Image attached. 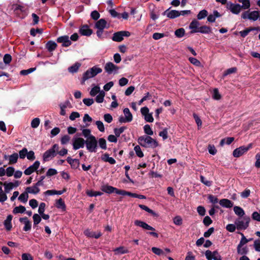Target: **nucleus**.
<instances>
[{
    "label": "nucleus",
    "instance_id": "16",
    "mask_svg": "<svg viewBox=\"0 0 260 260\" xmlns=\"http://www.w3.org/2000/svg\"><path fill=\"white\" fill-rule=\"evenodd\" d=\"M169 9H168L164 12L162 15H166L170 19H174L180 16L178 11L173 10L169 11Z\"/></svg>",
    "mask_w": 260,
    "mask_h": 260
},
{
    "label": "nucleus",
    "instance_id": "54",
    "mask_svg": "<svg viewBox=\"0 0 260 260\" xmlns=\"http://www.w3.org/2000/svg\"><path fill=\"white\" fill-rule=\"evenodd\" d=\"M237 70V69L236 67L229 68L223 73V76L225 77L231 74L235 73L236 72Z\"/></svg>",
    "mask_w": 260,
    "mask_h": 260
},
{
    "label": "nucleus",
    "instance_id": "17",
    "mask_svg": "<svg viewBox=\"0 0 260 260\" xmlns=\"http://www.w3.org/2000/svg\"><path fill=\"white\" fill-rule=\"evenodd\" d=\"M19 221L21 223L23 222L25 224L23 229V231L27 232L30 230L31 228V224L30 221L28 220L27 217L20 218Z\"/></svg>",
    "mask_w": 260,
    "mask_h": 260
},
{
    "label": "nucleus",
    "instance_id": "58",
    "mask_svg": "<svg viewBox=\"0 0 260 260\" xmlns=\"http://www.w3.org/2000/svg\"><path fill=\"white\" fill-rule=\"evenodd\" d=\"M35 70V68H31L27 70H23L20 71V74L23 76L27 75L28 74L34 72Z\"/></svg>",
    "mask_w": 260,
    "mask_h": 260
},
{
    "label": "nucleus",
    "instance_id": "60",
    "mask_svg": "<svg viewBox=\"0 0 260 260\" xmlns=\"http://www.w3.org/2000/svg\"><path fill=\"white\" fill-rule=\"evenodd\" d=\"M40 122V119L39 118H35L31 122V126L32 128H37L39 126Z\"/></svg>",
    "mask_w": 260,
    "mask_h": 260
},
{
    "label": "nucleus",
    "instance_id": "52",
    "mask_svg": "<svg viewBox=\"0 0 260 260\" xmlns=\"http://www.w3.org/2000/svg\"><path fill=\"white\" fill-rule=\"evenodd\" d=\"M144 131L146 134L149 136H152L153 134V131L149 124H146L144 126Z\"/></svg>",
    "mask_w": 260,
    "mask_h": 260
},
{
    "label": "nucleus",
    "instance_id": "32",
    "mask_svg": "<svg viewBox=\"0 0 260 260\" xmlns=\"http://www.w3.org/2000/svg\"><path fill=\"white\" fill-rule=\"evenodd\" d=\"M112 40L115 42H120L123 40L120 31L115 32L112 38Z\"/></svg>",
    "mask_w": 260,
    "mask_h": 260
},
{
    "label": "nucleus",
    "instance_id": "8",
    "mask_svg": "<svg viewBox=\"0 0 260 260\" xmlns=\"http://www.w3.org/2000/svg\"><path fill=\"white\" fill-rule=\"evenodd\" d=\"M259 12L258 11H253L249 12L246 11L244 12L241 15V18L244 19H248L250 20L255 21L259 19Z\"/></svg>",
    "mask_w": 260,
    "mask_h": 260
},
{
    "label": "nucleus",
    "instance_id": "18",
    "mask_svg": "<svg viewBox=\"0 0 260 260\" xmlns=\"http://www.w3.org/2000/svg\"><path fill=\"white\" fill-rule=\"evenodd\" d=\"M200 23L197 20H193L189 25V27L191 30L190 31V34H194L198 32V30L199 28V25Z\"/></svg>",
    "mask_w": 260,
    "mask_h": 260
},
{
    "label": "nucleus",
    "instance_id": "34",
    "mask_svg": "<svg viewBox=\"0 0 260 260\" xmlns=\"http://www.w3.org/2000/svg\"><path fill=\"white\" fill-rule=\"evenodd\" d=\"M139 207L142 210H145V211L148 212L149 213L151 214L152 216L154 217H157L158 214L155 213L154 211H153L151 209L149 208L147 206L144 205H139Z\"/></svg>",
    "mask_w": 260,
    "mask_h": 260
},
{
    "label": "nucleus",
    "instance_id": "11",
    "mask_svg": "<svg viewBox=\"0 0 260 260\" xmlns=\"http://www.w3.org/2000/svg\"><path fill=\"white\" fill-rule=\"evenodd\" d=\"M85 140L81 137L76 138L73 141V147L74 150H77L83 148L85 144Z\"/></svg>",
    "mask_w": 260,
    "mask_h": 260
},
{
    "label": "nucleus",
    "instance_id": "46",
    "mask_svg": "<svg viewBox=\"0 0 260 260\" xmlns=\"http://www.w3.org/2000/svg\"><path fill=\"white\" fill-rule=\"evenodd\" d=\"M185 35V29L183 28H180L175 31V35L177 38H181Z\"/></svg>",
    "mask_w": 260,
    "mask_h": 260
},
{
    "label": "nucleus",
    "instance_id": "28",
    "mask_svg": "<svg viewBox=\"0 0 260 260\" xmlns=\"http://www.w3.org/2000/svg\"><path fill=\"white\" fill-rule=\"evenodd\" d=\"M198 32H201L204 34H208L212 32V28L207 25H203L199 27Z\"/></svg>",
    "mask_w": 260,
    "mask_h": 260
},
{
    "label": "nucleus",
    "instance_id": "43",
    "mask_svg": "<svg viewBox=\"0 0 260 260\" xmlns=\"http://www.w3.org/2000/svg\"><path fill=\"white\" fill-rule=\"evenodd\" d=\"M98 143L101 148L104 150L107 149V143L106 140L104 138H100L98 141Z\"/></svg>",
    "mask_w": 260,
    "mask_h": 260
},
{
    "label": "nucleus",
    "instance_id": "20",
    "mask_svg": "<svg viewBox=\"0 0 260 260\" xmlns=\"http://www.w3.org/2000/svg\"><path fill=\"white\" fill-rule=\"evenodd\" d=\"M84 234L87 237L94 238L95 239L99 238L102 235L100 232L96 234L95 232L91 231L89 230H86L85 231H84Z\"/></svg>",
    "mask_w": 260,
    "mask_h": 260
},
{
    "label": "nucleus",
    "instance_id": "23",
    "mask_svg": "<svg viewBox=\"0 0 260 260\" xmlns=\"http://www.w3.org/2000/svg\"><path fill=\"white\" fill-rule=\"evenodd\" d=\"M13 218V216L11 214L7 216V218L5 220L4 222V224L7 231H10L12 228V225L11 223V221Z\"/></svg>",
    "mask_w": 260,
    "mask_h": 260
},
{
    "label": "nucleus",
    "instance_id": "62",
    "mask_svg": "<svg viewBox=\"0 0 260 260\" xmlns=\"http://www.w3.org/2000/svg\"><path fill=\"white\" fill-rule=\"evenodd\" d=\"M205 256L208 260H214L215 257L213 255L212 251L209 250H207L205 252Z\"/></svg>",
    "mask_w": 260,
    "mask_h": 260
},
{
    "label": "nucleus",
    "instance_id": "47",
    "mask_svg": "<svg viewBox=\"0 0 260 260\" xmlns=\"http://www.w3.org/2000/svg\"><path fill=\"white\" fill-rule=\"evenodd\" d=\"M90 69L92 72V74L93 77H95L96 75L101 73L102 72V69L96 66H93L92 68Z\"/></svg>",
    "mask_w": 260,
    "mask_h": 260
},
{
    "label": "nucleus",
    "instance_id": "9",
    "mask_svg": "<svg viewBox=\"0 0 260 260\" xmlns=\"http://www.w3.org/2000/svg\"><path fill=\"white\" fill-rule=\"evenodd\" d=\"M247 243V241L244 238L241 239L239 243L238 244L237 250L238 254L240 255H245L249 252L248 247L247 246H244Z\"/></svg>",
    "mask_w": 260,
    "mask_h": 260
},
{
    "label": "nucleus",
    "instance_id": "26",
    "mask_svg": "<svg viewBox=\"0 0 260 260\" xmlns=\"http://www.w3.org/2000/svg\"><path fill=\"white\" fill-rule=\"evenodd\" d=\"M101 159L105 162H108L111 165H114L116 163L115 160L111 157H109L108 153H105L101 156Z\"/></svg>",
    "mask_w": 260,
    "mask_h": 260
},
{
    "label": "nucleus",
    "instance_id": "38",
    "mask_svg": "<svg viewBox=\"0 0 260 260\" xmlns=\"http://www.w3.org/2000/svg\"><path fill=\"white\" fill-rule=\"evenodd\" d=\"M105 96V92L103 90H101L100 93L96 95L95 100L98 103H102L103 102L104 97Z\"/></svg>",
    "mask_w": 260,
    "mask_h": 260
},
{
    "label": "nucleus",
    "instance_id": "61",
    "mask_svg": "<svg viewBox=\"0 0 260 260\" xmlns=\"http://www.w3.org/2000/svg\"><path fill=\"white\" fill-rule=\"evenodd\" d=\"M70 139H71V137L69 135H64L61 138V140H60L61 144L62 145L66 144L69 142Z\"/></svg>",
    "mask_w": 260,
    "mask_h": 260
},
{
    "label": "nucleus",
    "instance_id": "7",
    "mask_svg": "<svg viewBox=\"0 0 260 260\" xmlns=\"http://www.w3.org/2000/svg\"><path fill=\"white\" fill-rule=\"evenodd\" d=\"M253 147L252 143H249L247 146H242L235 149L233 152V155L235 157H239L247 152Z\"/></svg>",
    "mask_w": 260,
    "mask_h": 260
},
{
    "label": "nucleus",
    "instance_id": "49",
    "mask_svg": "<svg viewBox=\"0 0 260 260\" xmlns=\"http://www.w3.org/2000/svg\"><path fill=\"white\" fill-rule=\"evenodd\" d=\"M208 15V12L206 10H203L199 12L197 15V18L199 20L205 18Z\"/></svg>",
    "mask_w": 260,
    "mask_h": 260
},
{
    "label": "nucleus",
    "instance_id": "14",
    "mask_svg": "<svg viewBox=\"0 0 260 260\" xmlns=\"http://www.w3.org/2000/svg\"><path fill=\"white\" fill-rule=\"evenodd\" d=\"M79 33L85 36H90L92 34V30L89 28V27L87 24L82 25L79 28Z\"/></svg>",
    "mask_w": 260,
    "mask_h": 260
},
{
    "label": "nucleus",
    "instance_id": "42",
    "mask_svg": "<svg viewBox=\"0 0 260 260\" xmlns=\"http://www.w3.org/2000/svg\"><path fill=\"white\" fill-rule=\"evenodd\" d=\"M4 186L5 188V192L6 193H9L10 191L13 188L12 182L8 183L6 181L4 182Z\"/></svg>",
    "mask_w": 260,
    "mask_h": 260
},
{
    "label": "nucleus",
    "instance_id": "1",
    "mask_svg": "<svg viewBox=\"0 0 260 260\" xmlns=\"http://www.w3.org/2000/svg\"><path fill=\"white\" fill-rule=\"evenodd\" d=\"M138 143L142 147L156 148L158 146V142L149 136L144 135L140 137L138 140Z\"/></svg>",
    "mask_w": 260,
    "mask_h": 260
},
{
    "label": "nucleus",
    "instance_id": "24",
    "mask_svg": "<svg viewBox=\"0 0 260 260\" xmlns=\"http://www.w3.org/2000/svg\"><path fill=\"white\" fill-rule=\"evenodd\" d=\"M107 21L105 19H101L95 24V27L98 29L104 30L106 27ZM108 28V27H107Z\"/></svg>",
    "mask_w": 260,
    "mask_h": 260
},
{
    "label": "nucleus",
    "instance_id": "29",
    "mask_svg": "<svg viewBox=\"0 0 260 260\" xmlns=\"http://www.w3.org/2000/svg\"><path fill=\"white\" fill-rule=\"evenodd\" d=\"M26 190H27L29 193L36 194L40 191V189L34 184L32 187H26Z\"/></svg>",
    "mask_w": 260,
    "mask_h": 260
},
{
    "label": "nucleus",
    "instance_id": "37",
    "mask_svg": "<svg viewBox=\"0 0 260 260\" xmlns=\"http://www.w3.org/2000/svg\"><path fill=\"white\" fill-rule=\"evenodd\" d=\"M81 66V63L79 62H76L72 66L68 68V71L70 73H76L78 70H79V68Z\"/></svg>",
    "mask_w": 260,
    "mask_h": 260
},
{
    "label": "nucleus",
    "instance_id": "41",
    "mask_svg": "<svg viewBox=\"0 0 260 260\" xmlns=\"http://www.w3.org/2000/svg\"><path fill=\"white\" fill-rule=\"evenodd\" d=\"M86 193L89 197H96L98 196H102L103 193L101 191H93L92 190H88L86 191Z\"/></svg>",
    "mask_w": 260,
    "mask_h": 260
},
{
    "label": "nucleus",
    "instance_id": "55",
    "mask_svg": "<svg viewBox=\"0 0 260 260\" xmlns=\"http://www.w3.org/2000/svg\"><path fill=\"white\" fill-rule=\"evenodd\" d=\"M134 150L136 152V155L141 158L144 156V154L142 151L139 145H137L134 147Z\"/></svg>",
    "mask_w": 260,
    "mask_h": 260
},
{
    "label": "nucleus",
    "instance_id": "30",
    "mask_svg": "<svg viewBox=\"0 0 260 260\" xmlns=\"http://www.w3.org/2000/svg\"><path fill=\"white\" fill-rule=\"evenodd\" d=\"M124 196H128L133 198H138L140 199H146V198L145 196L142 194H138L135 193L127 191L125 190Z\"/></svg>",
    "mask_w": 260,
    "mask_h": 260
},
{
    "label": "nucleus",
    "instance_id": "13",
    "mask_svg": "<svg viewBox=\"0 0 260 260\" xmlns=\"http://www.w3.org/2000/svg\"><path fill=\"white\" fill-rule=\"evenodd\" d=\"M40 162L39 161H36L33 165L30 166L28 168L25 170L24 173L26 175H30L34 172H37V170L39 168Z\"/></svg>",
    "mask_w": 260,
    "mask_h": 260
},
{
    "label": "nucleus",
    "instance_id": "2",
    "mask_svg": "<svg viewBox=\"0 0 260 260\" xmlns=\"http://www.w3.org/2000/svg\"><path fill=\"white\" fill-rule=\"evenodd\" d=\"M85 145L87 150L90 152H96L98 145V140L94 136H91L88 139L85 140Z\"/></svg>",
    "mask_w": 260,
    "mask_h": 260
},
{
    "label": "nucleus",
    "instance_id": "53",
    "mask_svg": "<svg viewBox=\"0 0 260 260\" xmlns=\"http://www.w3.org/2000/svg\"><path fill=\"white\" fill-rule=\"evenodd\" d=\"M32 218H33V220H34V225H37L41 221V216L37 213H35L34 214V215L32 216Z\"/></svg>",
    "mask_w": 260,
    "mask_h": 260
},
{
    "label": "nucleus",
    "instance_id": "63",
    "mask_svg": "<svg viewBox=\"0 0 260 260\" xmlns=\"http://www.w3.org/2000/svg\"><path fill=\"white\" fill-rule=\"evenodd\" d=\"M22 260H34L33 257L29 253H24L21 255Z\"/></svg>",
    "mask_w": 260,
    "mask_h": 260
},
{
    "label": "nucleus",
    "instance_id": "59",
    "mask_svg": "<svg viewBox=\"0 0 260 260\" xmlns=\"http://www.w3.org/2000/svg\"><path fill=\"white\" fill-rule=\"evenodd\" d=\"M173 222L177 225H181L182 224V219L180 216H176L173 218Z\"/></svg>",
    "mask_w": 260,
    "mask_h": 260
},
{
    "label": "nucleus",
    "instance_id": "51",
    "mask_svg": "<svg viewBox=\"0 0 260 260\" xmlns=\"http://www.w3.org/2000/svg\"><path fill=\"white\" fill-rule=\"evenodd\" d=\"M114 251L116 252L118 254H125L127 253L128 252V250L125 249L123 246H120L119 247L116 248Z\"/></svg>",
    "mask_w": 260,
    "mask_h": 260
},
{
    "label": "nucleus",
    "instance_id": "12",
    "mask_svg": "<svg viewBox=\"0 0 260 260\" xmlns=\"http://www.w3.org/2000/svg\"><path fill=\"white\" fill-rule=\"evenodd\" d=\"M56 41L57 43H62V46L64 47H68L72 44V42L67 35L59 37Z\"/></svg>",
    "mask_w": 260,
    "mask_h": 260
},
{
    "label": "nucleus",
    "instance_id": "27",
    "mask_svg": "<svg viewBox=\"0 0 260 260\" xmlns=\"http://www.w3.org/2000/svg\"><path fill=\"white\" fill-rule=\"evenodd\" d=\"M94 77L92 75V72L90 69L87 70L83 75L81 84H84L85 81L89 78Z\"/></svg>",
    "mask_w": 260,
    "mask_h": 260
},
{
    "label": "nucleus",
    "instance_id": "21",
    "mask_svg": "<svg viewBox=\"0 0 260 260\" xmlns=\"http://www.w3.org/2000/svg\"><path fill=\"white\" fill-rule=\"evenodd\" d=\"M55 206L57 209H61L62 211L64 212L66 211V205L61 198L56 200Z\"/></svg>",
    "mask_w": 260,
    "mask_h": 260
},
{
    "label": "nucleus",
    "instance_id": "57",
    "mask_svg": "<svg viewBox=\"0 0 260 260\" xmlns=\"http://www.w3.org/2000/svg\"><path fill=\"white\" fill-rule=\"evenodd\" d=\"M28 153V151L26 148H23L22 150H20L19 152V157L21 159H24L27 156V154Z\"/></svg>",
    "mask_w": 260,
    "mask_h": 260
},
{
    "label": "nucleus",
    "instance_id": "64",
    "mask_svg": "<svg viewBox=\"0 0 260 260\" xmlns=\"http://www.w3.org/2000/svg\"><path fill=\"white\" fill-rule=\"evenodd\" d=\"M253 246L256 251L260 252V239H257L254 241Z\"/></svg>",
    "mask_w": 260,
    "mask_h": 260
},
{
    "label": "nucleus",
    "instance_id": "31",
    "mask_svg": "<svg viewBox=\"0 0 260 260\" xmlns=\"http://www.w3.org/2000/svg\"><path fill=\"white\" fill-rule=\"evenodd\" d=\"M19 155L17 153H14L13 154L9 156V164L12 165L16 164L17 162Z\"/></svg>",
    "mask_w": 260,
    "mask_h": 260
},
{
    "label": "nucleus",
    "instance_id": "40",
    "mask_svg": "<svg viewBox=\"0 0 260 260\" xmlns=\"http://www.w3.org/2000/svg\"><path fill=\"white\" fill-rule=\"evenodd\" d=\"M238 2L242 4L241 6L242 9H248L250 7V0H238Z\"/></svg>",
    "mask_w": 260,
    "mask_h": 260
},
{
    "label": "nucleus",
    "instance_id": "36",
    "mask_svg": "<svg viewBox=\"0 0 260 260\" xmlns=\"http://www.w3.org/2000/svg\"><path fill=\"white\" fill-rule=\"evenodd\" d=\"M123 113L125 115V117H126V120H127V122H131L133 120V115L131 113L129 110L127 108H125L123 109Z\"/></svg>",
    "mask_w": 260,
    "mask_h": 260
},
{
    "label": "nucleus",
    "instance_id": "5",
    "mask_svg": "<svg viewBox=\"0 0 260 260\" xmlns=\"http://www.w3.org/2000/svg\"><path fill=\"white\" fill-rule=\"evenodd\" d=\"M101 189L102 191L108 194L115 193L117 194L124 196L125 193L124 190L119 189L116 187L109 185L108 184L102 185L101 186Z\"/></svg>",
    "mask_w": 260,
    "mask_h": 260
},
{
    "label": "nucleus",
    "instance_id": "48",
    "mask_svg": "<svg viewBox=\"0 0 260 260\" xmlns=\"http://www.w3.org/2000/svg\"><path fill=\"white\" fill-rule=\"evenodd\" d=\"M200 181L202 183L208 187L211 186L212 184V181L208 180L205 177L202 175L200 176Z\"/></svg>",
    "mask_w": 260,
    "mask_h": 260
},
{
    "label": "nucleus",
    "instance_id": "4",
    "mask_svg": "<svg viewBox=\"0 0 260 260\" xmlns=\"http://www.w3.org/2000/svg\"><path fill=\"white\" fill-rule=\"evenodd\" d=\"M58 145L57 144H54L51 148L44 153L43 156V160L44 161H47L49 160L50 158H52L54 157L57 154L56 151H58Z\"/></svg>",
    "mask_w": 260,
    "mask_h": 260
},
{
    "label": "nucleus",
    "instance_id": "33",
    "mask_svg": "<svg viewBox=\"0 0 260 260\" xmlns=\"http://www.w3.org/2000/svg\"><path fill=\"white\" fill-rule=\"evenodd\" d=\"M234 211L235 213V214L239 216V217H244L245 212L241 207L239 206H235L234 207Z\"/></svg>",
    "mask_w": 260,
    "mask_h": 260
},
{
    "label": "nucleus",
    "instance_id": "50",
    "mask_svg": "<svg viewBox=\"0 0 260 260\" xmlns=\"http://www.w3.org/2000/svg\"><path fill=\"white\" fill-rule=\"evenodd\" d=\"M91 132L90 129L85 128L83 129L82 131V135L86 138V139H88L89 137H91V136H93L91 134Z\"/></svg>",
    "mask_w": 260,
    "mask_h": 260
},
{
    "label": "nucleus",
    "instance_id": "56",
    "mask_svg": "<svg viewBox=\"0 0 260 260\" xmlns=\"http://www.w3.org/2000/svg\"><path fill=\"white\" fill-rule=\"evenodd\" d=\"M152 251L157 255H161L164 254V252L163 250L159 248L153 247L151 248Z\"/></svg>",
    "mask_w": 260,
    "mask_h": 260
},
{
    "label": "nucleus",
    "instance_id": "44",
    "mask_svg": "<svg viewBox=\"0 0 260 260\" xmlns=\"http://www.w3.org/2000/svg\"><path fill=\"white\" fill-rule=\"evenodd\" d=\"M101 91V90H100V87L98 85H96L92 88L89 93L91 96H94L98 93H100Z\"/></svg>",
    "mask_w": 260,
    "mask_h": 260
},
{
    "label": "nucleus",
    "instance_id": "10",
    "mask_svg": "<svg viewBox=\"0 0 260 260\" xmlns=\"http://www.w3.org/2000/svg\"><path fill=\"white\" fill-rule=\"evenodd\" d=\"M104 69L108 74H111L113 73H116L119 69V67L112 62H108L106 63Z\"/></svg>",
    "mask_w": 260,
    "mask_h": 260
},
{
    "label": "nucleus",
    "instance_id": "15",
    "mask_svg": "<svg viewBox=\"0 0 260 260\" xmlns=\"http://www.w3.org/2000/svg\"><path fill=\"white\" fill-rule=\"evenodd\" d=\"M228 9H229L233 14H238L242 8L240 4H235L231 3L227 7Z\"/></svg>",
    "mask_w": 260,
    "mask_h": 260
},
{
    "label": "nucleus",
    "instance_id": "35",
    "mask_svg": "<svg viewBox=\"0 0 260 260\" xmlns=\"http://www.w3.org/2000/svg\"><path fill=\"white\" fill-rule=\"evenodd\" d=\"M28 193L29 192L25 190V191L24 192H23L19 196V197H18V200L24 203L27 202L28 199Z\"/></svg>",
    "mask_w": 260,
    "mask_h": 260
},
{
    "label": "nucleus",
    "instance_id": "22",
    "mask_svg": "<svg viewBox=\"0 0 260 260\" xmlns=\"http://www.w3.org/2000/svg\"><path fill=\"white\" fill-rule=\"evenodd\" d=\"M219 204L223 207L230 208L233 206L234 203L227 199H222L219 202Z\"/></svg>",
    "mask_w": 260,
    "mask_h": 260
},
{
    "label": "nucleus",
    "instance_id": "45",
    "mask_svg": "<svg viewBox=\"0 0 260 260\" xmlns=\"http://www.w3.org/2000/svg\"><path fill=\"white\" fill-rule=\"evenodd\" d=\"M127 127L126 126H121V127L115 128L114 129V133L116 137H119L121 134H122Z\"/></svg>",
    "mask_w": 260,
    "mask_h": 260
},
{
    "label": "nucleus",
    "instance_id": "19",
    "mask_svg": "<svg viewBox=\"0 0 260 260\" xmlns=\"http://www.w3.org/2000/svg\"><path fill=\"white\" fill-rule=\"evenodd\" d=\"M67 161L74 169H78L80 166L79 159H72L71 157H68L67 159Z\"/></svg>",
    "mask_w": 260,
    "mask_h": 260
},
{
    "label": "nucleus",
    "instance_id": "6",
    "mask_svg": "<svg viewBox=\"0 0 260 260\" xmlns=\"http://www.w3.org/2000/svg\"><path fill=\"white\" fill-rule=\"evenodd\" d=\"M250 221V217L245 216L243 217V220L240 219H237L235 222V224L238 230H245L248 227Z\"/></svg>",
    "mask_w": 260,
    "mask_h": 260
},
{
    "label": "nucleus",
    "instance_id": "39",
    "mask_svg": "<svg viewBox=\"0 0 260 260\" xmlns=\"http://www.w3.org/2000/svg\"><path fill=\"white\" fill-rule=\"evenodd\" d=\"M26 210L25 207L23 206L20 205L18 207H16L13 209V213L14 214H17V213H24Z\"/></svg>",
    "mask_w": 260,
    "mask_h": 260
},
{
    "label": "nucleus",
    "instance_id": "3",
    "mask_svg": "<svg viewBox=\"0 0 260 260\" xmlns=\"http://www.w3.org/2000/svg\"><path fill=\"white\" fill-rule=\"evenodd\" d=\"M134 223H135V225L141 227L142 228H143L144 230L152 231V232H147V234L148 235L152 236L155 238L158 237V234L155 232H153V231H155V229L154 228H153L152 226L148 225L147 223H146L144 221H142L141 220H136L134 221Z\"/></svg>",
    "mask_w": 260,
    "mask_h": 260
},
{
    "label": "nucleus",
    "instance_id": "25",
    "mask_svg": "<svg viewBox=\"0 0 260 260\" xmlns=\"http://www.w3.org/2000/svg\"><path fill=\"white\" fill-rule=\"evenodd\" d=\"M57 46V44L53 41H49L46 44V48L50 52L55 50Z\"/></svg>",
    "mask_w": 260,
    "mask_h": 260
}]
</instances>
